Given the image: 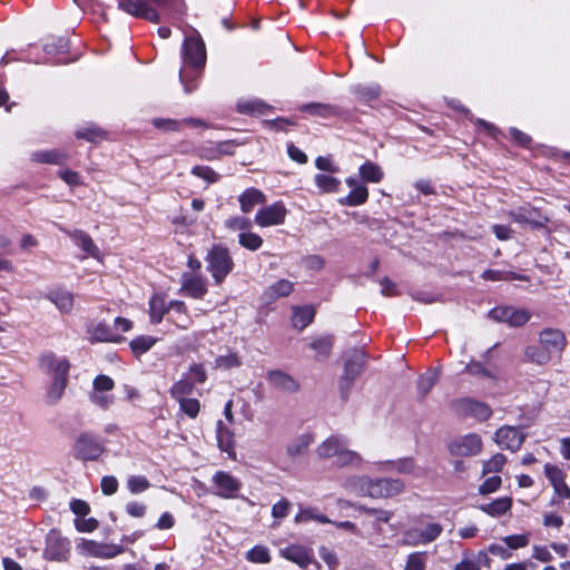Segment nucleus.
Here are the masks:
<instances>
[{"label": "nucleus", "mask_w": 570, "mask_h": 570, "mask_svg": "<svg viewBox=\"0 0 570 570\" xmlns=\"http://www.w3.org/2000/svg\"><path fill=\"white\" fill-rule=\"evenodd\" d=\"M181 58L183 65L179 70V79L185 92L189 94L197 88L198 78L206 63L205 43L198 35H193L185 39Z\"/></svg>", "instance_id": "nucleus-1"}, {"label": "nucleus", "mask_w": 570, "mask_h": 570, "mask_svg": "<svg viewBox=\"0 0 570 570\" xmlns=\"http://www.w3.org/2000/svg\"><path fill=\"white\" fill-rule=\"evenodd\" d=\"M345 489L360 497L386 498L401 493L404 484L399 479L371 480L366 476H353L345 481Z\"/></svg>", "instance_id": "nucleus-2"}, {"label": "nucleus", "mask_w": 570, "mask_h": 570, "mask_svg": "<svg viewBox=\"0 0 570 570\" xmlns=\"http://www.w3.org/2000/svg\"><path fill=\"white\" fill-rule=\"evenodd\" d=\"M39 366L43 372L52 375V383L46 394V401L49 404H55L65 393L70 364L66 357L45 353L39 358Z\"/></svg>", "instance_id": "nucleus-3"}, {"label": "nucleus", "mask_w": 570, "mask_h": 570, "mask_svg": "<svg viewBox=\"0 0 570 570\" xmlns=\"http://www.w3.org/2000/svg\"><path fill=\"white\" fill-rule=\"evenodd\" d=\"M443 532L439 522L422 519L402 533V543L407 547L426 546L435 541Z\"/></svg>", "instance_id": "nucleus-4"}, {"label": "nucleus", "mask_w": 570, "mask_h": 570, "mask_svg": "<svg viewBox=\"0 0 570 570\" xmlns=\"http://www.w3.org/2000/svg\"><path fill=\"white\" fill-rule=\"evenodd\" d=\"M153 1L160 7H170L176 11H180L183 6V0ZM118 8L125 11L126 13L137 18H144L155 23L159 21V14L157 10L154 9L146 0H119Z\"/></svg>", "instance_id": "nucleus-5"}, {"label": "nucleus", "mask_w": 570, "mask_h": 570, "mask_svg": "<svg viewBox=\"0 0 570 570\" xmlns=\"http://www.w3.org/2000/svg\"><path fill=\"white\" fill-rule=\"evenodd\" d=\"M207 269L216 284H220L234 267V262L228 249L222 246H214L206 256Z\"/></svg>", "instance_id": "nucleus-6"}, {"label": "nucleus", "mask_w": 570, "mask_h": 570, "mask_svg": "<svg viewBox=\"0 0 570 570\" xmlns=\"http://www.w3.org/2000/svg\"><path fill=\"white\" fill-rule=\"evenodd\" d=\"M365 363V354L361 350H351L346 353L344 374L340 379V390L346 396L355 379L360 375Z\"/></svg>", "instance_id": "nucleus-7"}, {"label": "nucleus", "mask_w": 570, "mask_h": 570, "mask_svg": "<svg viewBox=\"0 0 570 570\" xmlns=\"http://www.w3.org/2000/svg\"><path fill=\"white\" fill-rule=\"evenodd\" d=\"M525 438L527 434L522 428L502 425L495 431L493 441L499 448L514 453L521 449Z\"/></svg>", "instance_id": "nucleus-8"}, {"label": "nucleus", "mask_w": 570, "mask_h": 570, "mask_svg": "<svg viewBox=\"0 0 570 570\" xmlns=\"http://www.w3.org/2000/svg\"><path fill=\"white\" fill-rule=\"evenodd\" d=\"M70 553V542L62 538L56 530H51L46 538V547L43 557L47 560L62 562L66 561Z\"/></svg>", "instance_id": "nucleus-9"}, {"label": "nucleus", "mask_w": 570, "mask_h": 570, "mask_svg": "<svg viewBox=\"0 0 570 570\" xmlns=\"http://www.w3.org/2000/svg\"><path fill=\"white\" fill-rule=\"evenodd\" d=\"M483 442L479 434L468 433L449 444V451L455 456H475L482 452Z\"/></svg>", "instance_id": "nucleus-10"}, {"label": "nucleus", "mask_w": 570, "mask_h": 570, "mask_svg": "<svg viewBox=\"0 0 570 570\" xmlns=\"http://www.w3.org/2000/svg\"><path fill=\"white\" fill-rule=\"evenodd\" d=\"M539 344L551 355L552 358H561L567 345V340L562 331L557 328H544L539 333Z\"/></svg>", "instance_id": "nucleus-11"}, {"label": "nucleus", "mask_w": 570, "mask_h": 570, "mask_svg": "<svg viewBox=\"0 0 570 570\" xmlns=\"http://www.w3.org/2000/svg\"><path fill=\"white\" fill-rule=\"evenodd\" d=\"M287 209L282 202L262 207L255 215V223L259 227L282 225L285 222Z\"/></svg>", "instance_id": "nucleus-12"}, {"label": "nucleus", "mask_w": 570, "mask_h": 570, "mask_svg": "<svg viewBox=\"0 0 570 570\" xmlns=\"http://www.w3.org/2000/svg\"><path fill=\"white\" fill-rule=\"evenodd\" d=\"M490 317L510 326H522L530 320V314L522 308L499 306L490 311Z\"/></svg>", "instance_id": "nucleus-13"}, {"label": "nucleus", "mask_w": 570, "mask_h": 570, "mask_svg": "<svg viewBox=\"0 0 570 570\" xmlns=\"http://www.w3.org/2000/svg\"><path fill=\"white\" fill-rule=\"evenodd\" d=\"M215 494L225 499L235 498L240 489V482L229 473L218 471L213 476Z\"/></svg>", "instance_id": "nucleus-14"}, {"label": "nucleus", "mask_w": 570, "mask_h": 570, "mask_svg": "<svg viewBox=\"0 0 570 570\" xmlns=\"http://www.w3.org/2000/svg\"><path fill=\"white\" fill-rule=\"evenodd\" d=\"M73 451L79 459L96 460L101 454L102 446L94 436L82 434L76 440Z\"/></svg>", "instance_id": "nucleus-15"}, {"label": "nucleus", "mask_w": 570, "mask_h": 570, "mask_svg": "<svg viewBox=\"0 0 570 570\" xmlns=\"http://www.w3.org/2000/svg\"><path fill=\"white\" fill-rule=\"evenodd\" d=\"M78 550L83 556L97 558H114L122 552V549L114 544H102L92 540H82Z\"/></svg>", "instance_id": "nucleus-16"}, {"label": "nucleus", "mask_w": 570, "mask_h": 570, "mask_svg": "<svg viewBox=\"0 0 570 570\" xmlns=\"http://www.w3.org/2000/svg\"><path fill=\"white\" fill-rule=\"evenodd\" d=\"M180 291L189 297L203 298L207 293V279L195 273H184Z\"/></svg>", "instance_id": "nucleus-17"}, {"label": "nucleus", "mask_w": 570, "mask_h": 570, "mask_svg": "<svg viewBox=\"0 0 570 570\" xmlns=\"http://www.w3.org/2000/svg\"><path fill=\"white\" fill-rule=\"evenodd\" d=\"M88 335L91 342L118 343L122 338L119 332L112 328V325L102 321L92 322L88 326Z\"/></svg>", "instance_id": "nucleus-18"}, {"label": "nucleus", "mask_w": 570, "mask_h": 570, "mask_svg": "<svg viewBox=\"0 0 570 570\" xmlns=\"http://www.w3.org/2000/svg\"><path fill=\"white\" fill-rule=\"evenodd\" d=\"M266 380L273 389L285 393H294L299 389L298 382L293 376L281 370L268 371Z\"/></svg>", "instance_id": "nucleus-19"}, {"label": "nucleus", "mask_w": 570, "mask_h": 570, "mask_svg": "<svg viewBox=\"0 0 570 570\" xmlns=\"http://www.w3.org/2000/svg\"><path fill=\"white\" fill-rule=\"evenodd\" d=\"M512 219L521 225L530 226L532 228H538L544 225L548 222L547 218H543L541 214L532 207L524 206L520 207L510 213Z\"/></svg>", "instance_id": "nucleus-20"}, {"label": "nucleus", "mask_w": 570, "mask_h": 570, "mask_svg": "<svg viewBox=\"0 0 570 570\" xmlns=\"http://www.w3.org/2000/svg\"><path fill=\"white\" fill-rule=\"evenodd\" d=\"M459 406L464 415L472 416L479 421H487L492 415V410L488 404L472 399L461 400Z\"/></svg>", "instance_id": "nucleus-21"}, {"label": "nucleus", "mask_w": 570, "mask_h": 570, "mask_svg": "<svg viewBox=\"0 0 570 570\" xmlns=\"http://www.w3.org/2000/svg\"><path fill=\"white\" fill-rule=\"evenodd\" d=\"M345 445H348L345 438L331 435L317 446L316 453L321 459H333L335 461Z\"/></svg>", "instance_id": "nucleus-22"}, {"label": "nucleus", "mask_w": 570, "mask_h": 570, "mask_svg": "<svg viewBox=\"0 0 570 570\" xmlns=\"http://www.w3.org/2000/svg\"><path fill=\"white\" fill-rule=\"evenodd\" d=\"M279 554L303 569H306L313 562L312 552L302 546L292 544L281 549Z\"/></svg>", "instance_id": "nucleus-23"}, {"label": "nucleus", "mask_w": 570, "mask_h": 570, "mask_svg": "<svg viewBox=\"0 0 570 570\" xmlns=\"http://www.w3.org/2000/svg\"><path fill=\"white\" fill-rule=\"evenodd\" d=\"M168 320L183 330L188 328L193 322L186 304L181 301H171L168 303Z\"/></svg>", "instance_id": "nucleus-24"}, {"label": "nucleus", "mask_w": 570, "mask_h": 570, "mask_svg": "<svg viewBox=\"0 0 570 570\" xmlns=\"http://www.w3.org/2000/svg\"><path fill=\"white\" fill-rule=\"evenodd\" d=\"M382 471H395L401 474H410L415 478H420L423 475V469L415 465L412 459L404 458L397 461H386L382 463Z\"/></svg>", "instance_id": "nucleus-25"}, {"label": "nucleus", "mask_w": 570, "mask_h": 570, "mask_svg": "<svg viewBox=\"0 0 570 570\" xmlns=\"http://www.w3.org/2000/svg\"><path fill=\"white\" fill-rule=\"evenodd\" d=\"M512 499L510 497H502L493 500L492 502L481 504L479 509L492 518H500L511 511Z\"/></svg>", "instance_id": "nucleus-26"}, {"label": "nucleus", "mask_w": 570, "mask_h": 570, "mask_svg": "<svg viewBox=\"0 0 570 570\" xmlns=\"http://www.w3.org/2000/svg\"><path fill=\"white\" fill-rule=\"evenodd\" d=\"M66 233L87 255L95 258L99 257V248L88 234L82 230H66Z\"/></svg>", "instance_id": "nucleus-27"}, {"label": "nucleus", "mask_w": 570, "mask_h": 570, "mask_svg": "<svg viewBox=\"0 0 570 570\" xmlns=\"http://www.w3.org/2000/svg\"><path fill=\"white\" fill-rule=\"evenodd\" d=\"M47 297L62 313H68L73 307V295L69 291L56 288L50 291Z\"/></svg>", "instance_id": "nucleus-28"}, {"label": "nucleus", "mask_w": 570, "mask_h": 570, "mask_svg": "<svg viewBox=\"0 0 570 570\" xmlns=\"http://www.w3.org/2000/svg\"><path fill=\"white\" fill-rule=\"evenodd\" d=\"M153 124L156 128L166 130V131H178L185 126H204L203 121L199 119H183V120H174L167 118H155Z\"/></svg>", "instance_id": "nucleus-29"}, {"label": "nucleus", "mask_w": 570, "mask_h": 570, "mask_svg": "<svg viewBox=\"0 0 570 570\" xmlns=\"http://www.w3.org/2000/svg\"><path fill=\"white\" fill-rule=\"evenodd\" d=\"M243 213H250L256 205L266 202L265 195L255 188L246 189L238 198Z\"/></svg>", "instance_id": "nucleus-30"}, {"label": "nucleus", "mask_w": 570, "mask_h": 570, "mask_svg": "<svg viewBox=\"0 0 570 570\" xmlns=\"http://www.w3.org/2000/svg\"><path fill=\"white\" fill-rule=\"evenodd\" d=\"M31 159L40 164L61 165L68 159V155L59 149L39 150L32 153Z\"/></svg>", "instance_id": "nucleus-31"}, {"label": "nucleus", "mask_w": 570, "mask_h": 570, "mask_svg": "<svg viewBox=\"0 0 570 570\" xmlns=\"http://www.w3.org/2000/svg\"><path fill=\"white\" fill-rule=\"evenodd\" d=\"M315 316V309L313 306H297L293 309V326L299 331L307 327Z\"/></svg>", "instance_id": "nucleus-32"}, {"label": "nucleus", "mask_w": 570, "mask_h": 570, "mask_svg": "<svg viewBox=\"0 0 570 570\" xmlns=\"http://www.w3.org/2000/svg\"><path fill=\"white\" fill-rule=\"evenodd\" d=\"M165 314L168 315V304L165 301V297L156 294L153 295L149 301V316L153 323H160L164 318Z\"/></svg>", "instance_id": "nucleus-33"}, {"label": "nucleus", "mask_w": 570, "mask_h": 570, "mask_svg": "<svg viewBox=\"0 0 570 570\" xmlns=\"http://www.w3.org/2000/svg\"><path fill=\"white\" fill-rule=\"evenodd\" d=\"M368 189L364 185L355 186L348 195L338 199L342 206H360L366 203Z\"/></svg>", "instance_id": "nucleus-34"}, {"label": "nucleus", "mask_w": 570, "mask_h": 570, "mask_svg": "<svg viewBox=\"0 0 570 570\" xmlns=\"http://www.w3.org/2000/svg\"><path fill=\"white\" fill-rule=\"evenodd\" d=\"M237 110L240 114L247 115H265L268 110V106L256 98L240 99L237 102Z\"/></svg>", "instance_id": "nucleus-35"}, {"label": "nucleus", "mask_w": 570, "mask_h": 570, "mask_svg": "<svg viewBox=\"0 0 570 570\" xmlns=\"http://www.w3.org/2000/svg\"><path fill=\"white\" fill-rule=\"evenodd\" d=\"M524 357L525 361L538 365H546L553 360L551 355L541 345L527 346L524 348Z\"/></svg>", "instance_id": "nucleus-36"}, {"label": "nucleus", "mask_w": 570, "mask_h": 570, "mask_svg": "<svg viewBox=\"0 0 570 570\" xmlns=\"http://www.w3.org/2000/svg\"><path fill=\"white\" fill-rule=\"evenodd\" d=\"M465 372L471 375H474V376H478L481 379H485V380H489L492 382H497L499 380L498 371L494 368L484 366L481 362H475V361L470 362L465 366Z\"/></svg>", "instance_id": "nucleus-37"}, {"label": "nucleus", "mask_w": 570, "mask_h": 570, "mask_svg": "<svg viewBox=\"0 0 570 570\" xmlns=\"http://www.w3.org/2000/svg\"><path fill=\"white\" fill-rule=\"evenodd\" d=\"M313 442L314 436L311 433H304L289 442L286 451L288 455L297 456L303 454Z\"/></svg>", "instance_id": "nucleus-38"}, {"label": "nucleus", "mask_w": 570, "mask_h": 570, "mask_svg": "<svg viewBox=\"0 0 570 570\" xmlns=\"http://www.w3.org/2000/svg\"><path fill=\"white\" fill-rule=\"evenodd\" d=\"M294 289V284L288 279H278L265 291L271 299L288 296Z\"/></svg>", "instance_id": "nucleus-39"}, {"label": "nucleus", "mask_w": 570, "mask_h": 570, "mask_svg": "<svg viewBox=\"0 0 570 570\" xmlns=\"http://www.w3.org/2000/svg\"><path fill=\"white\" fill-rule=\"evenodd\" d=\"M360 176L367 183H380L383 179V170L372 161H366L360 167Z\"/></svg>", "instance_id": "nucleus-40"}, {"label": "nucleus", "mask_w": 570, "mask_h": 570, "mask_svg": "<svg viewBox=\"0 0 570 570\" xmlns=\"http://www.w3.org/2000/svg\"><path fill=\"white\" fill-rule=\"evenodd\" d=\"M507 456L502 453H495L489 460H485L482 464V475L485 476L490 473H499L503 470L507 464Z\"/></svg>", "instance_id": "nucleus-41"}, {"label": "nucleus", "mask_w": 570, "mask_h": 570, "mask_svg": "<svg viewBox=\"0 0 570 570\" xmlns=\"http://www.w3.org/2000/svg\"><path fill=\"white\" fill-rule=\"evenodd\" d=\"M334 463L341 468L348 465L358 466L362 463V456L358 453L350 450L348 445H345Z\"/></svg>", "instance_id": "nucleus-42"}, {"label": "nucleus", "mask_w": 570, "mask_h": 570, "mask_svg": "<svg viewBox=\"0 0 570 570\" xmlns=\"http://www.w3.org/2000/svg\"><path fill=\"white\" fill-rule=\"evenodd\" d=\"M315 185L323 193H335L341 185L340 179L328 174H317L314 178Z\"/></svg>", "instance_id": "nucleus-43"}, {"label": "nucleus", "mask_w": 570, "mask_h": 570, "mask_svg": "<svg viewBox=\"0 0 570 570\" xmlns=\"http://www.w3.org/2000/svg\"><path fill=\"white\" fill-rule=\"evenodd\" d=\"M216 432L218 446L225 452H230L234 449L233 433L229 431L228 428L224 425L222 421L217 423Z\"/></svg>", "instance_id": "nucleus-44"}, {"label": "nucleus", "mask_w": 570, "mask_h": 570, "mask_svg": "<svg viewBox=\"0 0 570 570\" xmlns=\"http://www.w3.org/2000/svg\"><path fill=\"white\" fill-rule=\"evenodd\" d=\"M238 243L242 247L255 252L259 249L263 245V238L248 229L246 232L239 233Z\"/></svg>", "instance_id": "nucleus-45"}, {"label": "nucleus", "mask_w": 570, "mask_h": 570, "mask_svg": "<svg viewBox=\"0 0 570 570\" xmlns=\"http://www.w3.org/2000/svg\"><path fill=\"white\" fill-rule=\"evenodd\" d=\"M301 110L308 112L312 116H316V117H321V118H328V117H332L335 115L334 107H332L330 105H325V104H317V102L303 105L301 107Z\"/></svg>", "instance_id": "nucleus-46"}, {"label": "nucleus", "mask_w": 570, "mask_h": 570, "mask_svg": "<svg viewBox=\"0 0 570 570\" xmlns=\"http://www.w3.org/2000/svg\"><path fill=\"white\" fill-rule=\"evenodd\" d=\"M194 383L189 381V379L185 377L177 381L170 389V395L176 401L181 399H186L187 395L191 394L194 390Z\"/></svg>", "instance_id": "nucleus-47"}, {"label": "nucleus", "mask_w": 570, "mask_h": 570, "mask_svg": "<svg viewBox=\"0 0 570 570\" xmlns=\"http://www.w3.org/2000/svg\"><path fill=\"white\" fill-rule=\"evenodd\" d=\"M311 520L317 521L320 523H331V520L327 517L320 513L316 509L313 508L299 510V512L295 515L294 519L296 523L308 522Z\"/></svg>", "instance_id": "nucleus-48"}, {"label": "nucleus", "mask_w": 570, "mask_h": 570, "mask_svg": "<svg viewBox=\"0 0 570 570\" xmlns=\"http://www.w3.org/2000/svg\"><path fill=\"white\" fill-rule=\"evenodd\" d=\"M428 554L423 551H415L406 557L404 570H425Z\"/></svg>", "instance_id": "nucleus-49"}, {"label": "nucleus", "mask_w": 570, "mask_h": 570, "mask_svg": "<svg viewBox=\"0 0 570 570\" xmlns=\"http://www.w3.org/2000/svg\"><path fill=\"white\" fill-rule=\"evenodd\" d=\"M246 559L254 563H268L271 561L269 549L265 546H255L247 551Z\"/></svg>", "instance_id": "nucleus-50"}, {"label": "nucleus", "mask_w": 570, "mask_h": 570, "mask_svg": "<svg viewBox=\"0 0 570 570\" xmlns=\"http://www.w3.org/2000/svg\"><path fill=\"white\" fill-rule=\"evenodd\" d=\"M68 49V40L63 37H52L47 39L43 45L45 52L49 55H57L65 52Z\"/></svg>", "instance_id": "nucleus-51"}, {"label": "nucleus", "mask_w": 570, "mask_h": 570, "mask_svg": "<svg viewBox=\"0 0 570 570\" xmlns=\"http://www.w3.org/2000/svg\"><path fill=\"white\" fill-rule=\"evenodd\" d=\"M156 340L153 336H138L130 342V348L136 355L146 353L153 347Z\"/></svg>", "instance_id": "nucleus-52"}, {"label": "nucleus", "mask_w": 570, "mask_h": 570, "mask_svg": "<svg viewBox=\"0 0 570 570\" xmlns=\"http://www.w3.org/2000/svg\"><path fill=\"white\" fill-rule=\"evenodd\" d=\"M439 375L435 371H431L420 376L417 380V390L422 395H426L435 385Z\"/></svg>", "instance_id": "nucleus-53"}, {"label": "nucleus", "mask_w": 570, "mask_h": 570, "mask_svg": "<svg viewBox=\"0 0 570 570\" xmlns=\"http://www.w3.org/2000/svg\"><path fill=\"white\" fill-rule=\"evenodd\" d=\"M150 487L149 481L144 475H131L127 480V488L132 494L141 493Z\"/></svg>", "instance_id": "nucleus-54"}, {"label": "nucleus", "mask_w": 570, "mask_h": 570, "mask_svg": "<svg viewBox=\"0 0 570 570\" xmlns=\"http://www.w3.org/2000/svg\"><path fill=\"white\" fill-rule=\"evenodd\" d=\"M177 402L179 403L180 411L188 415L190 419H195L198 415L200 410L198 400L186 397Z\"/></svg>", "instance_id": "nucleus-55"}, {"label": "nucleus", "mask_w": 570, "mask_h": 570, "mask_svg": "<svg viewBox=\"0 0 570 570\" xmlns=\"http://www.w3.org/2000/svg\"><path fill=\"white\" fill-rule=\"evenodd\" d=\"M226 228L233 232H246L250 228L252 223L248 218L243 216H234L225 220Z\"/></svg>", "instance_id": "nucleus-56"}, {"label": "nucleus", "mask_w": 570, "mask_h": 570, "mask_svg": "<svg viewBox=\"0 0 570 570\" xmlns=\"http://www.w3.org/2000/svg\"><path fill=\"white\" fill-rule=\"evenodd\" d=\"M90 401L101 409H108L115 402V397L109 392L91 391L89 394Z\"/></svg>", "instance_id": "nucleus-57"}, {"label": "nucleus", "mask_w": 570, "mask_h": 570, "mask_svg": "<svg viewBox=\"0 0 570 570\" xmlns=\"http://www.w3.org/2000/svg\"><path fill=\"white\" fill-rule=\"evenodd\" d=\"M242 362L236 353H228L216 358L215 365L218 368L228 370L240 366Z\"/></svg>", "instance_id": "nucleus-58"}, {"label": "nucleus", "mask_w": 570, "mask_h": 570, "mask_svg": "<svg viewBox=\"0 0 570 570\" xmlns=\"http://www.w3.org/2000/svg\"><path fill=\"white\" fill-rule=\"evenodd\" d=\"M504 543L508 546L510 550H517L520 548H524L529 544V534H512L503 538Z\"/></svg>", "instance_id": "nucleus-59"}, {"label": "nucleus", "mask_w": 570, "mask_h": 570, "mask_svg": "<svg viewBox=\"0 0 570 570\" xmlns=\"http://www.w3.org/2000/svg\"><path fill=\"white\" fill-rule=\"evenodd\" d=\"M502 484V479L499 475L487 478L479 487L480 494H490L499 490Z\"/></svg>", "instance_id": "nucleus-60"}, {"label": "nucleus", "mask_w": 570, "mask_h": 570, "mask_svg": "<svg viewBox=\"0 0 570 570\" xmlns=\"http://www.w3.org/2000/svg\"><path fill=\"white\" fill-rule=\"evenodd\" d=\"M191 174L203 178L207 183H215L219 177V175L208 166H195L191 169Z\"/></svg>", "instance_id": "nucleus-61"}, {"label": "nucleus", "mask_w": 570, "mask_h": 570, "mask_svg": "<svg viewBox=\"0 0 570 570\" xmlns=\"http://www.w3.org/2000/svg\"><path fill=\"white\" fill-rule=\"evenodd\" d=\"M333 340L331 336L320 337L311 343V347L320 355L327 356L331 352Z\"/></svg>", "instance_id": "nucleus-62"}, {"label": "nucleus", "mask_w": 570, "mask_h": 570, "mask_svg": "<svg viewBox=\"0 0 570 570\" xmlns=\"http://www.w3.org/2000/svg\"><path fill=\"white\" fill-rule=\"evenodd\" d=\"M115 387V382L111 377L100 374L96 376L92 382V391L110 392Z\"/></svg>", "instance_id": "nucleus-63"}, {"label": "nucleus", "mask_w": 570, "mask_h": 570, "mask_svg": "<svg viewBox=\"0 0 570 570\" xmlns=\"http://www.w3.org/2000/svg\"><path fill=\"white\" fill-rule=\"evenodd\" d=\"M187 379H189V381L193 382L194 385L204 383L207 379L204 366L202 364H193L189 367Z\"/></svg>", "instance_id": "nucleus-64"}]
</instances>
